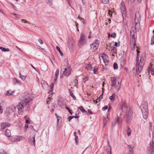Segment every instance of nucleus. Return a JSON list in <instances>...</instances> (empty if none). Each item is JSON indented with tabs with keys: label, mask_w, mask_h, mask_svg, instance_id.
Wrapping results in <instances>:
<instances>
[{
	"label": "nucleus",
	"mask_w": 154,
	"mask_h": 154,
	"mask_svg": "<svg viewBox=\"0 0 154 154\" xmlns=\"http://www.w3.org/2000/svg\"><path fill=\"white\" fill-rule=\"evenodd\" d=\"M116 34L115 32H113L112 33L111 35V37L115 38L116 37Z\"/></svg>",
	"instance_id": "obj_39"
},
{
	"label": "nucleus",
	"mask_w": 154,
	"mask_h": 154,
	"mask_svg": "<svg viewBox=\"0 0 154 154\" xmlns=\"http://www.w3.org/2000/svg\"><path fill=\"white\" fill-rule=\"evenodd\" d=\"M43 84L45 85V84H46L47 83L45 81H42L41 82V84L42 85Z\"/></svg>",
	"instance_id": "obj_64"
},
{
	"label": "nucleus",
	"mask_w": 154,
	"mask_h": 154,
	"mask_svg": "<svg viewBox=\"0 0 154 154\" xmlns=\"http://www.w3.org/2000/svg\"><path fill=\"white\" fill-rule=\"evenodd\" d=\"M113 68L114 69H118V66L117 63L115 62L113 64Z\"/></svg>",
	"instance_id": "obj_33"
},
{
	"label": "nucleus",
	"mask_w": 154,
	"mask_h": 154,
	"mask_svg": "<svg viewBox=\"0 0 154 154\" xmlns=\"http://www.w3.org/2000/svg\"><path fill=\"white\" fill-rule=\"evenodd\" d=\"M13 82L14 85L20 84V81L16 78H14L13 79Z\"/></svg>",
	"instance_id": "obj_19"
},
{
	"label": "nucleus",
	"mask_w": 154,
	"mask_h": 154,
	"mask_svg": "<svg viewBox=\"0 0 154 154\" xmlns=\"http://www.w3.org/2000/svg\"><path fill=\"white\" fill-rule=\"evenodd\" d=\"M94 44L95 45H98V46H99V41L97 39H96L95 41V42L94 43Z\"/></svg>",
	"instance_id": "obj_34"
},
{
	"label": "nucleus",
	"mask_w": 154,
	"mask_h": 154,
	"mask_svg": "<svg viewBox=\"0 0 154 154\" xmlns=\"http://www.w3.org/2000/svg\"><path fill=\"white\" fill-rule=\"evenodd\" d=\"M115 89L116 92H118L120 90L121 85H117V84H115L114 85Z\"/></svg>",
	"instance_id": "obj_22"
},
{
	"label": "nucleus",
	"mask_w": 154,
	"mask_h": 154,
	"mask_svg": "<svg viewBox=\"0 0 154 154\" xmlns=\"http://www.w3.org/2000/svg\"><path fill=\"white\" fill-rule=\"evenodd\" d=\"M103 93L99 96V97L101 99H102L103 98Z\"/></svg>",
	"instance_id": "obj_58"
},
{
	"label": "nucleus",
	"mask_w": 154,
	"mask_h": 154,
	"mask_svg": "<svg viewBox=\"0 0 154 154\" xmlns=\"http://www.w3.org/2000/svg\"><path fill=\"white\" fill-rule=\"evenodd\" d=\"M86 43L85 37L83 33H81L80 39L79 42V46L85 45Z\"/></svg>",
	"instance_id": "obj_5"
},
{
	"label": "nucleus",
	"mask_w": 154,
	"mask_h": 154,
	"mask_svg": "<svg viewBox=\"0 0 154 154\" xmlns=\"http://www.w3.org/2000/svg\"><path fill=\"white\" fill-rule=\"evenodd\" d=\"M19 98L21 101L17 106L16 107L18 109V114L22 115L23 114L24 108L26 111L28 112L29 110V103L32 100V98L31 95L27 92L22 94Z\"/></svg>",
	"instance_id": "obj_1"
},
{
	"label": "nucleus",
	"mask_w": 154,
	"mask_h": 154,
	"mask_svg": "<svg viewBox=\"0 0 154 154\" xmlns=\"http://www.w3.org/2000/svg\"><path fill=\"white\" fill-rule=\"evenodd\" d=\"M74 116H70L68 118V120L70 121L73 118Z\"/></svg>",
	"instance_id": "obj_49"
},
{
	"label": "nucleus",
	"mask_w": 154,
	"mask_h": 154,
	"mask_svg": "<svg viewBox=\"0 0 154 154\" xmlns=\"http://www.w3.org/2000/svg\"><path fill=\"white\" fill-rule=\"evenodd\" d=\"M147 154H154V146H148L146 148Z\"/></svg>",
	"instance_id": "obj_8"
},
{
	"label": "nucleus",
	"mask_w": 154,
	"mask_h": 154,
	"mask_svg": "<svg viewBox=\"0 0 154 154\" xmlns=\"http://www.w3.org/2000/svg\"><path fill=\"white\" fill-rule=\"evenodd\" d=\"M17 136H13L11 137V140L12 141L15 142L17 140Z\"/></svg>",
	"instance_id": "obj_21"
},
{
	"label": "nucleus",
	"mask_w": 154,
	"mask_h": 154,
	"mask_svg": "<svg viewBox=\"0 0 154 154\" xmlns=\"http://www.w3.org/2000/svg\"><path fill=\"white\" fill-rule=\"evenodd\" d=\"M35 135L34 134V136L32 137L30 136L29 138V142L32 145L35 146Z\"/></svg>",
	"instance_id": "obj_10"
},
{
	"label": "nucleus",
	"mask_w": 154,
	"mask_h": 154,
	"mask_svg": "<svg viewBox=\"0 0 154 154\" xmlns=\"http://www.w3.org/2000/svg\"><path fill=\"white\" fill-rule=\"evenodd\" d=\"M11 124L9 123H2L1 125V129H3L5 128L10 127Z\"/></svg>",
	"instance_id": "obj_11"
},
{
	"label": "nucleus",
	"mask_w": 154,
	"mask_h": 154,
	"mask_svg": "<svg viewBox=\"0 0 154 154\" xmlns=\"http://www.w3.org/2000/svg\"><path fill=\"white\" fill-rule=\"evenodd\" d=\"M78 18L84 24L85 23V20L83 18H81L79 17H78Z\"/></svg>",
	"instance_id": "obj_41"
},
{
	"label": "nucleus",
	"mask_w": 154,
	"mask_h": 154,
	"mask_svg": "<svg viewBox=\"0 0 154 154\" xmlns=\"http://www.w3.org/2000/svg\"><path fill=\"white\" fill-rule=\"evenodd\" d=\"M24 119H28L29 120V118L28 117V116H26L24 117Z\"/></svg>",
	"instance_id": "obj_63"
},
{
	"label": "nucleus",
	"mask_w": 154,
	"mask_h": 154,
	"mask_svg": "<svg viewBox=\"0 0 154 154\" xmlns=\"http://www.w3.org/2000/svg\"><path fill=\"white\" fill-rule=\"evenodd\" d=\"M38 41L39 42L40 44H43V42L41 39L39 38L38 39Z\"/></svg>",
	"instance_id": "obj_53"
},
{
	"label": "nucleus",
	"mask_w": 154,
	"mask_h": 154,
	"mask_svg": "<svg viewBox=\"0 0 154 154\" xmlns=\"http://www.w3.org/2000/svg\"><path fill=\"white\" fill-rule=\"evenodd\" d=\"M154 44V35L153 36L151 39V45H153Z\"/></svg>",
	"instance_id": "obj_35"
},
{
	"label": "nucleus",
	"mask_w": 154,
	"mask_h": 154,
	"mask_svg": "<svg viewBox=\"0 0 154 154\" xmlns=\"http://www.w3.org/2000/svg\"><path fill=\"white\" fill-rule=\"evenodd\" d=\"M140 61L138 63L139 60L137 58V57L136 66V71L137 72H138L140 73V72L143 69L144 63V61L145 59L144 54H142V56L140 57Z\"/></svg>",
	"instance_id": "obj_2"
},
{
	"label": "nucleus",
	"mask_w": 154,
	"mask_h": 154,
	"mask_svg": "<svg viewBox=\"0 0 154 154\" xmlns=\"http://www.w3.org/2000/svg\"><path fill=\"white\" fill-rule=\"evenodd\" d=\"M47 2L50 5H52V0H47Z\"/></svg>",
	"instance_id": "obj_36"
},
{
	"label": "nucleus",
	"mask_w": 154,
	"mask_h": 154,
	"mask_svg": "<svg viewBox=\"0 0 154 154\" xmlns=\"http://www.w3.org/2000/svg\"><path fill=\"white\" fill-rule=\"evenodd\" d=\"M109 99L110 100L112 101H113L114 100V98L113 97V96H111L109 97Z\"/></svg>",
	"instance_id": "obj_50"
},
{
	"label": "nucleus",
	"mask_w": 154,
	"mask_h": 154,
	"mask_svg": "<svg viewBox=\"0 0 154 154\" xmlns=\"http://www.w3.org/2000/svg\"><path fill=\"white\" fill-rule=\"evenodd\" d=\"M3 112V109L2 106L0 105V113H2Z\"/></svg>",
	"instance_id": "obj_57"
},
{
	"label": "nucleus",
	"mask_w": 154,
	"mask_h": 154,
	"mask_svg": "<svg viewBox=\"0 0 154 154\" xmlns=\"http://www.w3.org/2000/svg\"><path fill=\"white\" fill-rule=\"evenodd\" d=\"M70 66L69 65V66H68L67 69L66 68H65V70L63 72V73L67 77L69 75L71 74V69L69 67Z\"/></svg>",
	"instance_id": "obj_9"
},
{
	"label": "nucleus",
	"mask_w": 154,
	"mask_h": 154,
	"mask_svg": "<svg viewBox=\"0 0 154 154\" xmlns=\"http://www.w3.org/2000/svg\"><path fill=\"white\" fill-rule=\"evenodd\" d=\"M87 69L89 70H91L92 68V66L91 65H88L87 66Z\"/></svg>",
	"instance_id": "obj_37"
},
{
	"label": "nucleus",
	"mask_w": 154,
	"mask_h": 154,
	"mask_svg": "<svg viewBox=\"0 0 154 154\" xmlns=\"http://www.w3.org/2000/svg\"><path fill=\"white\" fill-rule=\"evenodd\" d=\"M121 109L123 112H125L127 110V107L125 102H123L121 105Z\"/></svg>",
	"instance_id": "obj_15"
},
{
	"label": "nucleus",
	"mask_w": 154,
	"mask_h": 154,
	"mask_svg": "<svg viewBox=\"0 0 154 154\" xmlns=\"http://www.w3.org/2000/svg\"><path fill=\"white\" fill-rule=\"evenodd\" d=\"M136 32H135L134 30L131 31L130 32V35L131 37V40L132 43H133L134 45H135L136 41L135 40V35Z\"/></svg>",
	"instance_id": "obj_7"
},
{
	"label": "nucleus",
	"mask_w": 154,
	"mask_h": 154,
	"mask_svg": "<svg viewBox=\"0 0 154 154\" xmlns=\"http://www.w3.org/2000/svg\"><path fill=\"white\" fill-rule=\"evenodd\" d=\"M101 57L103 59V61L105 63H106V62H107V63H108V61H106L107 59L108 58V57L106 54L103 53Z\"/></svg>",
	"instance_id": "obj_16"
},
{
	"label": "nucleus",
	"mask_w": 154,
	"mask_h": 154,
	"mask_svg": "<svg viewBox=\"0 0 154 154\" xmlns=\"http://www.w3.org/2000/svg\"><path fill=\"white\" fill-rule=\"evenodd\" d=\"M111 86L112 87L114 86L116 84V78L115 77H111Z\"/></svg>",
	"instance_id": "obj_14"
},
{
	"label": "nucleus",
	"mask_w": 154,
	"mask_h": 154,
	"mask_svg": "<svg viewBox=\"0 0 154 154\" xmlns=\"http://www.w3.org/2000/svg\"><path fill=\"white\" fill-rule=\"evenodd\" d=\"M129 146V152L128 154H133V149L131 146Z\"/></svg>",
	"instance_id": "obj_29"
},
{
	"label": "nucleus",
	"mask_w": 154,
	"mask_h": 154,
	"mask_svg": "<svg viewBox=\"0 0 154 154\" xmlns=\"http://www.w3.org/2000/svg\"><path fill=\"white\" fill-rule=\"evenodd\" d=\"M17 140L19 141H20L21 140H22L24 139V137H23L20 136H17Z\"/></svg>",
	"instance_id": "obj_31"
},
{
	"label": "nucleus",
	"mask_w": 154,
	"mask_h": 154,
	"mask_svg": "<svg viewBox=\"0 0 154 154\" xmlns=\"http://www.w3.org/2000/svg\"><path fill=\"white\" fill-rule=\"evenodd\" d=\"M79 108L81 110V111L83 113H87V111L82 106H80L79 107Z\"/></svg>",
	"instance_id": "obj_27"
},
{
	"label": "nucleus",
	"mask_w": 154,
	"mask_h": 154,
	"mask_svg": "<svg viewBox=\"0 0 154 154\" xmlns=\"http://www.w3.org/2000/svg\"><path fill=\"white\" fill-rule=\"evenodd\" d=\"M121 10L122 16H126V7L124 2L123 1H122L121 2Z\"/></svg>",
	"instance_id": "obj_6"
},
{
	"label": "nucleus",
	"mask_w": 154,
	"mask_h": 154,
	"mask_svg": "<svg viewBox=\"0 0 154 154\" xmlns=\"http://www.w3.org/2000/svg\"><path fill=\"white\" fill-rule=\"evenodd\" d=\"M109 119L108 118V117L107 116V117H104L103 118V125L104 126H105L106 122L107 121H108Z\"/></svg>",
	"instance_id": "obj_24"
},
{
	"label": "nucleus",
	"mask_w": 154,
	"mask_h": 154,
	"mask_svg": "<svg viewBox=\"0 0 154 154\" xmlns=\"http://www.w3.org/2000/svg\"><path fill=\"white\" fill-rule=\"evenodd\" d=\"M83 79L84 80V82L85 83L86 81H88V79L87 76H85L83 78Z\"/></svg>",
	"instance_id": "obj_44"
},
{
	"label": "nucleus",
	"mask_w": 154,
	"mask_h": 154,
	"mask_svg": "<svg viewBox=\"0 0 154 154\" xmlns=\"http://www.w3.org/2000/svg\"><path fill=\"white\" fill-rule=\"evenodd\" d=\"M59 74V69H57L55 72L54 78V82H56V80L58 78V75Z\"/></svg>",
	"instance_id": "obj_17"
},
{
	"label": "nucleus",
	"mask_w": 154,
	"mask_h": 154,
	"mask_svg": "<svg viewBox=\"0 0 154 154\" xmlns=\"http://www.w3.org/2000/svg\"><path fill=\"white\" fill-rule=\"evenodd\" d=\"M109 2V0H102V2L104 4H107Z\"/></svg>",
	"instance_id": "obj_40"
},
{
	"label": "nucleus",
	"mask_w": 154,
	"mask_h": 154,
	"mask_svg": "<svg viewBox=\"0 0 154 154\" xmlns=\"http://www.w3.org/2000/svg\"><path fill=\"white\" fill-rule=\"evenodd\" d=\"M53 84H51L50 85V87H51V90H50V91H51H51H53Z\"/></svg>",
	"instance_id": "obj_55"
},
{
	"label": "nucleus",
	"mask_w": 154,
	"mask_h": 154,
	"mask_svg": "<svg viewBox=\"0 0 154 154\" xmlns=\"http://www.w3.org/2000/svg\"><path fill=\"white\" fill-rule=\"evenodd\" d=\"M107 143H108V144H107V147H108V148H109V151H107L108 153L107 154H111V146L109 143V141H108Z\"/></svg>",
	"instance_id": "obj_25"
},
{
	"label": "nucleus",
	"mask_w": 154,
	"mask_h": 154,
	"mask_svg": "<svg viewBox=\"0 0 154 154\" xmlns=\"http://www.w3.org/2000/svg\"><path fill=\"white\" fill-rule=\"evenodd\" d=\"M21 21L23 22H24L25 23H29V24L30 23H29V21H26V20H24V19L22 20Z\"/></svg>",
	"instance_id": "obj_51"
},
{
	"label": "nucleus",
	"mask_w": 154,
	"mask_h": 154,
	"mask_svg": "<svg viewBox=\"0 0 154 154\" xmlns=\"http://www.w3.org/2000/svg\"><path fill=\"white\" fill-rule=\"evenodd\" d=\"M6 152L4 150H0V154H6Z\"/></svg>",
	"instance_id": "obj_45"
},
{
	"label": "nucleus",
	"mask_w": 154,
	"mask_h": 154,
	"mask_svg": "<svg viewBox=\"0 0 154 154\" xmlns=\"http://www.w3.org/2000/svg\"><path fill=\"white\" fill-rule=\"evenodd\" d=\"M76 77H77V76H76L75 77V80L74 81V82L75 84H76V85H77L78 81L76 79Z\"/></svg>",
	"instance_id": "obj_56"
},
{
	"label": "nucleus",
	"mask_w": 154,
	"mask_h": 154,
	"mask_svg": "<svg viewBox=\"0 0 154 154\" xmlns=\"http://www.w3.org/2000/svg\"><path fill=\"white\" fill-rule=\"evenodd\" d=\"M75 137V143H76V145H77L78 144V142L77 141V139H78V137L77 136H76V137Z\"/></svg>",
	"instance_id": "obj_46"
},
{
	"label": "nucleus",
	"mask_w": 154,
	"mask_h": 154,
	"mask_svg": "<svg viewBox=\"0 0 154 154\" xmlns=\"http://www.w3.org/2000/svg\"><path fill=\"white\" fill-rule=\"evenodd\" d=\"M108 14L111 17L112 16V12L110 10H109L108 11Z\"/></svg>",
	"instance_id": "obj_54"
},
{
	"label": "nucleus",
	"mask_w": 154,
	"mask_h": 154,
	"mask_svg": "<svg viewBox=\"0 0 154 154\" xmlns=\"http://www.w3.org/2000/svg\"><path fill=\"white\" fill-rule=\"evenodd\" d=\"M140 108L141 111L143 118L144 119H146L148 117V109L147 103L145 101H143Z\"/></svg>",
	"instance_id": "obj_3"
},
{
	"label": "nucleus",
	"mask_w": 154,
	"mask_h": 154,
	"mask_svg": "<svg viewBox=\"0 0 154 154\" xmlns=\"http://www.w3.org/2000/svg\"><path fill=\"white\" fill-rule=\"evenodd\" d=\"M56 118H57V126H59V125L61 123L62 118L61 117L58 116L56 113L55 114Z\"/></svg>",
	"instance_id": "obj_12"
},
{
	"label": "nucleus",
	"mask_w": 154,
	"mask_h": 154,
	"mask_svg": "<svg viewBox=\"0 0 154 154\" xmlns=\"http://www.w3.org/2000/svg\"><path fill=\"white\" fill-rule=\"evenodd\" d=\"M127 130L126 131L127 132V134L128 136H130L131 134V131L130 128L128 126L126 127Z\"/></svg>",
	"instance_id": "obj_23"
},
{
	"label": "nucleus",
	"mask_w": 154,
	"mask_h": 154,
	"mask_svg": "<svg viewBox=\"0 0 154 154\" xmlns=\"http://www.w3.org/2000/svg\"><path fill=\"white\" fill-rule=\"evenodd\" d=\"M101 100V99L99 97H98V98H97V99L95 101L94 100V102H95V103L96 104H97L98 102L100 101Z\"/></svg>",
	"instance_id": "obj_38"
},
{
	"label": "nucleus",
	"mask_w": 154,
	"mask_h": 154,
	"mask_svg": "<svg viewBox=\"0 0 154 154\" xmlns=\"http://www.w3.org/2000/svg\"><path fill=\"white\" fill-rule=\"evenodd\" d=\"M5 134L8 137H10L11 135V133L10 130L7 129L5 131Z\"/></svg>",
	"instance_id": "obj_20"
},
{
	"label": "nucleus",
	"mask_w": 154,
	"mask_h": 154,
	"mask_svg": "<svg viewBox=\"0 0 154 154\" xmlns=\"http://www.w3.org/2000/svg\"><path fill=\"white\" fill-rule=\"evenodd\" d=\"M122 118L119 116H118L117 118L115 119L116 122H118V124L121 123L122 122Z\"/></svg>",
	"instance_id": "obj_18"
},
{
	"label": "nucleus",
	"mask_w": 154,
	"mask_h": 154,
	"mask_svg": "<svg viewBox=\"0 0 154 154\" xmlns=\"http://www.w3.org/2000/svg\"><path fill=\"white\" fill-rule=\"evenodd\" d=\"M91 49L93 51H95L97 49L99 46L98 45H95L94 43L90 45Z\"/></svg>",
	"instance_id": "obj_13"
},
{
	"label": "nucleus",
	"mask_w": 154,
	"mask_h": 154,
	"mask_svg": "<svg viewBox=\"0 0 154 154\" xmlns=\"http://www.w3.org/2000/svg\"><path fill=\"white\" fill-rule=\"evenodd\" d=\"M120 42H119V44H118L117 42H116L115 43L114 45L116 47H118L119 46Z\"/></svg>",
	"instance_id": "obj_52"
},
{
	"label": "nucleus",
	"mask_w": 154,
	"mask_h": 154,
	"mask_svg": "<svg viewBox=\"0 0 154 154\" xmlns=\"http://www.w3.org/2000/svg\"><path fill=\"white\" fill-rule=\"evenodd\" d=\"M0 49L3 51H9L10 49L9 48H5L2 47H0Z\"/></svg>",
	"instance_id": "obj_26"
},
{
	"label": "nucleus",
	"mask_w": 154,
	"mask_h": 154,
	"mask_svg": "<svg viewBox=\"0 0 154 154\" xmlns=\"http://www.w3.org/2000/svg\"><path fill=\"white\" fill-rule=\"evenodd\" d=\"M70 96L74 99V100H75L76 99V97L74 94L72 93H71L70 94Z\"/></svg>",
	"instance_id": "obj_47"
},
{
	"label": "nucleus",
	"mask_w": 154,
	"mask_h": 154,
	"mask_svg": "<svg viewBox=\"0 0 154 154\" xmlns=\"http://www.w3.org/2000/svg\"><path fill=\"white\" fill-rule=\"evenodd\" d=\"M20 78L23 80H25L26 79V77L24 75H22L20 77Z\"/></svg>",
	"instance_id": "obj_42"
},
{
	"label": "nucleus",
	"mask_w": 154,
	"mask_h": 154,
	"mask_svg": "<svg viewBox=\"0 0 154 154\" xmlns=\"http://www.w3.org/2000/svg\"><path fill=\"white\" fill-rule=\"evenodd\" d=\"M29 120L28 119H26V120L25 123L26 124H29L30 123L29 122Z\"/></svg>",
	"instance_id": "obj_61"
},
{
	"label": "nucleus",
	"mask_w": 154,
	"mask_h": 154,
	"mask_svg": "<svg viewBox=\"0 0 154 154\" xmlns=\"http://www.w3.org/2000/svg\"><path fill=\"white\" fill-rule=\"evenodd\" d=\"M108 108V106L107 105H106L105 106H104L102 108V110L103 111H104L105 110L107 109Z\"/></svg>",
	"instance_id": "obj_43"
},
{
	"label": "nucleus",
	"mask_w": 154,
	"mask_h": 154,
	"mask_svg": "<svg viewBox=\"0 0 154 154\" xmlns=\"http://www.w3.org/2000/svg\"><path fill=\"white\" fill-rule=\"evenodd\" d=\"M88 112L90 114H92V113L91 109H89L88 110Z\"/></svg>",
	"instance_id": "obj_62"
},
{
	"label": "nucleus",
	"mask_w": 154,
	"mask_h": 154,
	"mask_svg": "<svg viewBox=\"0 0 154 154\" xmlns=\"http://www.w3.org/2000/svg\"><path fill=\"white\" fill-rule=\"evenodd\" d=\"M133 111L131 109H129L127 116L126 122L127 123H130L132 119V114Z\"/></svg>",
	"instance_id": "obj_4"
},
{
	"label": "nucleus",
	"mask_w": 154,
	"mask_h": 154,
	"mask_svg": "<svg viewBox=\"0 0 154 154\" xmlns=\"http://www.w3.org/2000/svg\"><path fill=\"white\" fill-rule=\"evenodd\" d=\"M11 91H9L7 92L6 93V95H7L9 96V95H12V94L14 93V91H12L11 92H10Z\"/></svg>",
	"instance_id": "obj_32"
},
{
	"label": "nucleus",
	"mask_w": 154,
	"mask_h": 154,
	"mask_svg": "<svg viewBox=\"0 0 154 154\" xmlns=\"http://www.w3.org/2000/svg\"><path fill=\"white\" fill-rule=\"evenodd\" d=\"M112 107L111 106H109L108 109V112H109L110 111V110L112 109Z\"/></svg>",
	"instance_id": "obj_59"
},
{
	"label": "nucleus",
	"mask_w": 154,
	"mask_h": 154,
	"mask_svg": "<svg viewBox=\"0 0 154 154\" xmlns=\"http://www.w3.org/2000/svg\"><path fill=\"white\" fill-rule=\"evenodd\" d=\"M111 52L113 54H116L117 52L116 49V48L114 47L111 50Z\"/></svg>",
	"instance_id": "obj_30"
},
{
	"label": "nucleus",
	"mask_w": 154,
	"mask_h": 154,
	"mask_svg": "<svg viewBox=\"0 0 154 154\" xmlns=\"http://www.w3.org/2000/svg\"><path fill=\"white\" fill-rule=\"evenodd\" d=\"M66 108L68 110V111L70 113V114L71 115H72V111L69 109L68 107H66Z\"/></svg>",
	"instance_id": "obj_48"
},
{
	"label": "nucleus",
	"mask_w": 154,
	"mask_h": 154,
	"mask_svg": "<svg viewBox=\"0 0 154 154\" xmlns=\"http://www.w3.org/2000/svg\"><path fill=\"white\" fill-rule=\"evenodd\" d=\"M56 48L60 53L61 56H62L63 55V54L62 51H61L60 50L59 47H58V46H57L56 47Z\"/></svg>",
	"instance_id": "obj_28"
},
{
	"label": "nucleus",
	"mask_w": 154,
	"mask_h": 154,
	"mask_svg": "<svg viewBox=\"0 0 154 154\" xmlns=\"http://www.w3.org/2000/svg\"><path fill=\"white\" fill-rule=\"evenodd\" d=\"M151 74L152 75L154 74V69H152L151 70Z\"/></svg>",
	"instance_id": "obj_60"
}]
</instances>
